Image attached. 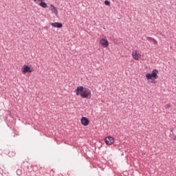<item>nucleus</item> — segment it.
Wrapping results in <instances>:
<instances>
[{"label":"nucleus","mask_w":176,"mask_h":176,"mask_svg":"<svg viewBox=\"0 0 176 176\" xmlns=\"http://www.w3.org/2000/svg\"><path fill=\"white\" fill-rule=\"evenodd\" d=\"M52 27L54 28H63V23L60 22H54L51 23Z\"/></svg>","instance_id":"6e6552de"},{"label":"nucleus","mask_w":176,"mask_h":176,"mask_svg":"<svg viewBox=\"0 0 176 176\" xmlns=\"http://www.w3.org/2000/svg\"><path fill=\"white\" fill-rule=\"evenodd\" d=\"M100 44L103 47H108V46H109V43L108 42V40L105 38L100 39Z\"/></svg>","instance_id":"0eeeda50"},{"label":"nucleus","mask_w":176,"mask_h":176,"mask_svg":"<svg viewBox=\"0 0 176 176\" xmlns=\"http://www.w3.org/2000/svg\"><path fill=\"white\" fill-rule=\"evenodd\" d=\"M104 5H106V6H109L111 5V1H109L108 0H105Z\"/></svg>","instance_id":"f8f14e48"},{"label":"nucleus","mask_w":176,"mask_h":176,"mask_svg":"<svg viewBox=\"0 0 176 176\" xmlns=\"http://www.w3.org/2000/svg\"><path fill=\"white\" fill-rule=\"evenodd\" d=\"M132 57L134 60H140L141 58V54L138 53V51H133L132 52Z\"/></svg>","instance_id":"423d86ee"},{"label":"nucleus","mask_w":176,"mask_h":176,"mask_svg":"<svg viewBox=\"0 0 176 176\" xmlns=\"http://www.w3.org/2000/svg\"><path fill=\"white\" fill-rule=\"evenodd\" d=\"M147 41L150 42V43H153V45H157V41L152 37H146Z\"/></svg>","instance_id":"1a4fd4ad"},{"label":"nucleus","mask_w":176,"mask_h":176,"mask_svg":"<svg viewBox=\"0 0 176 176\" xmlns=\"http://www.w3.org/2000/svg\"><path fill=\"white\" fill-rule=\"evenodd\" d=\"M51 10H53L54 14H58V11L57 10V8H56V6L54 5L51 4Z\"/></svg>","instance_id":"9b49d317"},{"label":"nucleus","mask_w":176,"mask_h":176,"mask_svg":"<svg viewBox=\"0 0 176 176\" xmlns=\"http://www.w3.org/2000/svg\"><path fill=\"white\" fill-rule=\"evenodd\" d=\"M17 175H21V173L20 172V170H16Z\"/></svg>","instance_id":"2eb2a0df"},{"label":"nucleus","mask_w":176,"mask_h":176,"mask_svg":"<svg viewBox=\"0 0 176 176\" xmlns=\"http://www.w3.org/2000/svg\"><path fill=\"white\" fill-rule=\"evenodd\" d=\"M90 123V120L87 117H82L81 118V124L82 126H89Z\"/></svg>","instance_id":"39448f33"},{"label":"nucleus","mask_w":176,"mask_h":176,"mask_svg":"<svg viewBox=\"0 0 176 176\" xmlns=\"http://www.w3.org/2000/svg\"><path fill=\"white\" fill-rule=\"evenodd\" d=\"M104 142L106 145H112L115 142V139L112 136H108L105 138Z\"/></svg>","instance_id":"20e7f679"},{"label":"nucleus","mask_w":176,"mask_h":176,"mask_svg":"<svg viewBox=\"0 0 176 176\" xmlns=\"http://www.w3.org/2000/svg\"><path fill=\"white\" fill-rule=\"evenodd\" d=\"M170 131H171V133H173V131H174V128L170 129Z\"/></svg>","instance_id":"f3484780"},{"label":"nucleus","mask_w":176,"mask_h":176,"mask_svg":"<svg viewBox=\"0 0 176 176\" xmlns=\"http://www.w3.org/2000/svg\"><path fill=\"white\" fill-rule=\"evenodd\" d=\"M39 6H41V8H43V9H46L47 8V3H46L45 1H40V3H38Z\"/></svg>","instance_id":"9d476101"},{"label":"nucleus","mask_w":176,"mask_h":176,"mask_svg":"<svg viewBox=\"0 0 176 176\" xmlns=\"http://www.w3.org/2000/svg\"><path fill=\"white\" fill-rule=\"evenodd\" d=\"M8 155H9V156H15L16 155V153H14V152H9Z\"/></svg>","instance_id":"ddd939ff"},{"label":"nucleus","mask_w":176,"mask_h":176,"mask_svg":"<svg viewBox=\"0 0 176 176\" xmlns=\"http://www.w3.org/2000/svg\"><path fill=\"white\" fill-rule=\"evenodd\" d=\"M157 74H159V70H157V69H155L152 71L151 73H147L146 74V79H147V80H150L153 78V79H157V78H159V76H157Z\"/></svg>","instance_id":"f03ea898"},{"label":"nucleus","mask_w":176,"mask_h":176,"mask_svg":"<svg viewBox=\"0 0 176 176\" xmlns=\"http://www.w3.org/2000/svg\"><path fill=\"white\" fill-rule=\"evenodd\" d=\"M76 96H80L82 98H89L91 96V91L83 86H78L76 89Z\"/></svg>","instance_id":"f257e3e1"},{"label":"nucleus","mask_w":176,"mask_h":176,"mask_svg":"<svg viewBox=\"0 0 176 176\" xmlns=\"http://www.w3.org/2000/svg\"><path fill=\"white\" fill-rule=\"evenodd\" d=\"M34 2H36V1H38V2H41L42 1H45V0H33Z\"/></svg>","instance_id":"dca6fc26"},{"label":"nucleus","mask_w":176,"mask_h":176,"mask_svg":"<svg viewBox=\"0 0 176 176\" xmlns=\"http://www.w3.org/2000/svg\"><path fill=\"white\" fill-rule=\"evenodd\" d=\"M21 71L23 74H31V72H34V68L30 67L28 65H23V67L21 68Z\"/></svg>","instance_id":"7ed1b4c3"},{"label":"nucleus","mask_w":176,"mask_h":176,"mask_svg":"<svg viewBox=\"0 0 176 176\" xmlns=\"http://www.w3.org/2000/svg\"><path fill=\"white\" fill-rule=\"evenodd\" d=\"M165 108L166 109H170V108H171V105H170V104H166V106H165Z\"/></svg>","instance_id":"4468645a"}]
</instances>
